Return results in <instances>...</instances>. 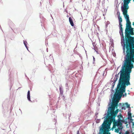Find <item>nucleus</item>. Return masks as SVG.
I'll use <instances>...</instances> for the list:
<instances>
[{"label": "nucleus", "mask_w": 134, "mask_h": 134, "mask_svg": "<svg viewBox=\"0 0 134 134\" xmlns=\"http://www.w3.org/2000/svg\"><path fill=\"white\" fill-rule=\"evenodd\" d=\"M121 37V43L122 45L123 53L126 54V60L132 61L134 60V35L133 28L131 25H126L125 30V36L123 32L120 34Z\"/></svg>", "instance_id": "f257e3e1"}, {"label": "nucleus", "mask_w": 134, "mask_h": 134, "mask_svg": "<svg viewBox=\"0 0 134 134\" xmlns=\"http://www.w3.org/2000/svg\"><path fill=\"white\" fill-rule=\"evenodd\" d=\"M105 120L102 125L100 126L99 132L98 134H110L109 132L110 131V126L111 123L113 122L114 125L121 126L122 124L121 122L122 120H119V121H115V118L108 117Z\"/></svg>", "instance_id": "f03ea898"}, {"label": "nucleus", "mask_w": 134, "mask_h": 134, "mask_svg": "<svg viewBox=\"0 0 134 134\" xmlns=\"http://www.w3.org/2000/svg\"><path fill=\"white\" fill-rule=\"evenodd\" d=\"M120 99L119 97H115L114 96L111 106L109 107L107 111V117H110L113 118H115L118 112L119 109H117L114 111L115 108H117L118 105V103L119 100H117L118 98Z\"/></svg>", "instance_id": "7ed1b4c3"}, {"label": "nucleus", "mask_w": 134, "mask_h": 134, "mask_svg": "<svg viewBox=\"0 0 134 134\" xmlns=\"http://www.w3.org/2000/svg\"><path fill=\"white\" fill-rule=\"evenodd\" d=\"M129 7L124 6L123 8L122 9V11L125 18L126 19V25H131V23L129 19V15L127 14V10Z\"/></svg>", "instance_id": "20e7f679"}, {"label": "nucleus", "mask_w": 134, "mask_h": 134, "mask_svg": "<svg viewBox=\"0 0 134 134\" xmlns=\"http://www.w3.org/2000/svg\"><path fill=\"white\" fill-rule=\"evenodd\" d=\"M119 28L120 29L119 33H121L122 35V25L121 23L122 21V19L121 17H120V16L119 17Z\"/></svg>", "instance_id": "39448f33"}, {"label": "nucleus", "mask_w": 134, "mask_h": 134, "mask_svg": "<svg viewBox=\"0 0 134 134\" xmlns=\"http://www.w3.org/2000/svg\"><path fill=\"white\" fill-rule=\"evenodd\" d=\"M127 108H130V105L129 104L127 103H126L124 104H123L121 107L122 109L125 110L126 107Z\"/></svg>", "instance_id": "423d86ee"}, {"label": "nucleus", "mask_w": 134, "mask_h": 134, "mask_svg": "<svg viewBox=\"0 0 134 134\" xmlns=\"http://www.w3.org/2000/svg\"><path fill=\"white\" fill-rule=\"evenodd\" d=\"M131 0H124V5L123 6L129 7L128 5Z\"/></svg>", "instance_id": "0eeeda50"}, {"label": "nucleus", "mask_w": 134, "mask_h": 134, "mask_svg": "<svg viewBox=\"0 0 134 134\" xmlns=\"http://www.w3.org/2000/svg\"><path fill=\"white\" fill-rule=\"evenodd\" d=\"M69 20L70 23L72 26H74V24L73 22V21L71 19V18L70 17H69Z\"/></svg>", "instance_id": "6e6552de"}, {"label": "nucleus", "mask_w": 134, "mask_h": 134, "mask_svg": "<svg viewBox=\"0 0 134 134\" xmlns=\"http://www.w3.org/2000/svg\"><path fill=\"white\" fill-rule=\"evenodd\" d=\"M122 128V126H119L118 128L115 129V131L116 132L118 133L119 132V130H121Z\"/></svg>", "instance_id": "1a4fd4ad"}, {"label": "nucleus", "mask_w": 134, "mask_h": 134, "mask_svg": "<svg viewBox=\"0 0 134 134\" xmlns=\"http://www.w3.org/2000/svg\"><path fill=\"white\" fill-rule=\"evenodd\" d=\"M27 98L30 101H31L30 99V91H29L27 92Z\"/></svg>", "instance_id": "9d476101"}, {"label": "nucleus", "mask_w": 134, "mask_h": 134, "mask_svg": "<svg viewBox=\"0 0 134 134\" xmlns=\"http://www.w3.org/2000/svg\"><path fill=\"white\" fill-rule=\"evenodd\" d=\"M24 44L25 46L26 47V48L27 49V42L26 41H24Z\"/></svg>", "instance_id": "9b49d317"}, {"label": "nucleus", "mask_w": 134, "mask_h": 134, "mask_svg": "<svg viewBox=\"0 0 134 134\" xmlns=\"http://www.w3.org/2000/svg\"><path fill=\"white\" fill-rule=\"evenodd\" d=\"M128 119H130V120L131 122H133V120L132 119V117H131V118H128Z\"/></svg>", "instance_id": "f8f14e48"}, {"label": "nucleus", "mask_w": 134, "mask_h": 134, "mask_svg": "<svg viewBox=\"0 0 134 134\" xmlns=\"http://www.w3.org/2000/svg\"><path fill=\"white\" fill-rule=\"evenodd\" d=\"M128 118H131V117H132L131 114V113H129V112L128 113Z\"/></svg>", "instance_id": "ddd939ff"}, {"label": "nucleus", "mask_w": 134, "mask_h": 134, "mask_svg": "<svg viewBox=\"0 0 134 134\" xmlns=\"http://www.w3.org/2000/svg\"><path fill=\"white\" fill-rule=\"evenodd\" d=\"M116 126L114 125H113V127H113L114 129V128H115V127Z\"/></svg>", "instance_id": "4468645a"}, {"label": "nucleus", "mask_w": 134, "mask_h": 134, "mask_svg": "<svg viewBox=\"0 0 134 134\" xmlns=\"http://www.w3.org/2000/svg\"><path fill=\"white\" fill-rule=\"evenodd\" d=\"M77 134H80L79 131V130H78L77 131Z\"/></svg>", "instance_id": "2eb2a0df"}, {"label": "nucleus", "mask_w": 134, "mask_h": 134, "mask_svg": "<svg viewBox=\"0 0 134 134\" xmlns=\"http://www.w3.org/2000/svg\"><path fill=\"white\" fill-rule=\"evenodd\" d=\"M114 129L113 127H112L110 130L112 131H113L114 130Z\"/></svg>", "instance_id": "dca6fc26"}, {"label": "nucleus", "mask_w": 134, "mask_h": 134, "mask_svg": "<svg viewBox=\"0 0 134 134\" xmlns=\"http://www.w3.org/2000/svg\"><path fill=\"white\" fill-rule=\"evenodd\" d=\"M125 95V96H126V93H125V95H124V94H123V96L124 97V96Z\"/></svg>", "instance_id": "f3484780"}, {"label": "nucleus", "mask_w": 134, "mask_h": 134, "mask_svg": "<svg viewBox=\"0 0 134 134\" xmlns=\"http://www.w3.org/2000/svg\"><path fill=\"white\" fill-rule=\"evenodd\" d=\"M120 118L122 117V116L121 114H120Z\"/></svg>", "instance_id": "a211bd4d"}, {"label": "nucleus", "mask_w": 134, "mask_h": 134, "mask_svg": "<svg viewBox=\"0 0 134 134\" xmlns=\"http://www.w3.org/2000/svg\"><path fill=\"white\" fill-rule=\"evenodd\" d=\"M93 60L95 61V58H94V57H93Z\"/></svg>", "instance_id": "6ab92c4d"}, {"label": "nucleus", "mask_w": 134, "mask_h": 134, "mask_svg": "<svg viewBox=\"0 0 134 134\" xmlns=\"http://www.w3.org/2000/svg\"><path fill=\"white\" fill-rule=\"evenodd\" d=\"M133 25L134 26V22H133L132 23Z\"/></svg>", "instance_id": "aec40b11"}, {"label": "nucleus", "mask_w": 134, "mask_h": 134, "mask_svg": "<svg viewBox=\"0 0 134 134\" xmlns=\"http://www.w3.org/2000/svg\"><path fill=\"white\" fill-rule=\"evenodd\" d=\"M132 123H133V124H132L133 126H134V122H133Z\"/></svg>", "instance_id": "412c9836"}, {"label": "nucleus", "mask_w": 134, "mask_h": 134, "mask_svg": "<svg viewBox=\"0 0 134 134\" xmlns=\"http://www.w3.org/2000/svg\"><path fill=\"white\" fill-rule=\"evenodd\" d=\"M119 105H121V103H119Z\"/></svg>", "instance_id": "4be33fe9"}, {"label": "nucleus", "mask_w": 134, "mask_h": 134, "mask_svg": "<svg viewBox=\"0 0 134 134\" xmlns=\"http://www.w3.org/2000/svg\"><path fill=\"white\" fill-rule=\"evenodd\" d=\"M119 115H118V117H119Z\"/></svg>", "instance_id": "5701e85b"}, {"label": "nucleus", "mask_w": 134, "mask_h": 134, "mask_svg": "<svg viewBox=\"0 0 134 134\" xmlns=\"http://www.w3.org/2000/svg\"><path fill=\"white\" fill-rule=\"evenodd\" d=\"M114 83V85L115 83ZM113 86H114V85H113Z\"/></svg>", "instance_id": "b1692460"}, {"label": "nucleus", "mask_w": 134, "mask_h": 134, "mask_svg": "<svg viewBox=\"0 0 134 134\" xmlns=\"http://www.w3.org/2000/svg\"><path fill=\"white\" fill-rule=\"evenodd\" d=\"M133 1L134 2V0H133Z\"/></svg>", "instance_id": "393cba45"}, {"label": "nucleus", "mask_w": 134, "mask_h": 134, "mask_svg": "<svg viewBox=\"0 0 134 134\" xmlns=\"http://www.w3.org/2000/svg\"><path fill=\"white\" fill-rule=\"evenodd\" d=\"M134 117V116H133Z\"/></svg>", "instance_id": "a878e982"}]
</instances>
